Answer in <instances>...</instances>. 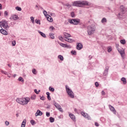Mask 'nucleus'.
I'll list each match as a JSON object with an SVG mask.
<instances>
[{
	"instance_id": "a18cd8bd",
	"label": "nucleus",
	"mask_w": 127,
	"mask_h": 127,
	"mask_svg": "<svg viewBox=\"0 0 127 127\" xmlns=\"http://www.w3.org/2000/svg\"><path fill=\"white\" fill-rule=\"evenodd\" d=\"M34 92H35V93H36V94H39V92H40V90H39V91H37V89H35Z\"/></svg>"
},
{
	"instance_id": "4468645a",
	"label": "nucleus",
	"mask_w": 127,
	"mask_h": 127,
	"mask_svg": "<svg viewBox=\"0 0 127 127\" xmlns=\"http://www.w3.org/2000/svg\"><path fill=\"white\" fill-rule=\"evenodd\" d=\"M43 115V113L42 112H41L40 110H38L37 111V112L35 113V117H38V116H42Z\"/></svg>"
},
{
	"instance_id": "6e6d98bb",
	"label": "nucleus",
	"mask_w": 127,
	"mask_h": 127,
	"mask_svg": "<svg viewBox=\"0 0 127 127\" xmlns=\"http://www.w3.org/2000/svg\"><path fill=\"white\" fill-rule=\"evenodd\" d=\"M47 98L49 101H51V97H50V96H47Z\"/></svg>"
},
{
	"instance_id": "e2e57ef3",
	"label": "nucleus",
	"mask_w": 127,
	"mask_h": 127,
	"mask_svg": "<svg viewBox=\"0 0 127 127\" xmlns=\"http://www.w3.org/2000/svg\"><path fill=\"white\" fill-rule=\"evenodd\" d=\"M89 58L90 60L92 59V56H89Z\"/></svg>"
},
{
	"instance_id": "ddd939ff",
	"label": "nucleus",
	"mask_w": 127,
	"mask_h": 127,
	"mask_svg": "<svg viewBox=\"0 0 127 127\" xmlns=\"http://www.w3.org/2000/svg\"><path fill=\"white\" fill-rule=\"evenodd\" d=\"M109 108L110 111H111V112L114 113V114H116L117 111H116V109H115V108L114 107H113L111 105H109Z\"/></svg>"
},
{
	"instance_id": "338daca9",
	"label": "nucleus",
	"mask_w": 127,
	"mask_h": 127,
	"mask_svg": "<svg viewBox=\"0 0 127 127\" xmlns=\"http://www.w3.org/2000/svg\"><path fill=\"white\" fill-rule=\"evenodd\" d=\"M7 65H8V67H11V65L10 64H8Z\"/></svg>"
},
{
	"instance_id": "e433bc0d",
	"label": "nucleus",
	"mask_w": 127,
	"mask_h": 127,
	"mask_svg": "<svg viewBox=\"0 0 127 127\" xmlns=\"http://www.w3.org/2000/svg\"><path fill=\"white\" fill-rule=\"evenodd\" d=\"M70 53H71V54H72L73 55H76V54H77V52H76V51H71Z\"/></svg>"
},
{
	"instance_id": "49530a36",
	"label": "nucleus",
	"mask_w": 127,
	"mask_h": 127,
	"mask_svg": "<svg viewBox=\"0 0 127 127\" xmlns=\"http://www.w3.org/2000/svg\"><path fill=\"white\" fill-rule=\"evenodd\" d=\"M58 110H59L60 112H62V113H63V109H62L61 106Z\"/></svg>"
},
{
	"instance_id": "c03bdc74",
	"label": "nucleus",
	"mask_w": 127,
	"mask_h": 127,
	"mask_svg": "<svg viewBox=\"0 0 127 127\" xmlns=\"http://www.w3.org/2000/svg\"><path fill=\"white\" fill-rule=\"evenodd\" d=\"M40 100H42V101H44L45 97H44V96H42L41 97V96H40Z\"/></svg>"
},
{
	"instance_id": "f3484780",
	"label": "nucleus",
	"mask_w": 127,
	"mask_h": 127,
	"mask_svg": "<svg viewBox=\"0 0 127 127\" xmlns=\"http://www.w3.org/2000/svg\"><path fill=\"white\" fill-rule=\"evenodd\" d=\"M46 18L48 21H50V22H52L53 21V18L50 15H47Z\"/></svg>"
},
{
	"instance_id": "c756f323",
	"label": "nucleus",
	"mask_w": 127,
	"mask_h": 127,
	"mask_svg": "<svg viewBox=\"0 0 127 127\" xmlns=\"http://www.w3.org/2000/svg\"><path fill=\"white\" fill-rule=\"evenodd\" d=\"M120 43H121V44H123V45H125V44L126 43V40H125V39L121 40Z\"/></svg>"
},
{
	"instance_id": "ea45409f",
	"label": "nucleus",
	"mask_w": 127,
	"mask_h": 127,
	"mask_svg": "<svg viewBox=\"0 0 127 127\" xmlns=\"http://www.w3.org/2000/svg\"><path fill=\"white\" fill-rule=\"evenodd\" d=\"M70 15H71V17H75V13H74V12H71L70 13Z\"/></svg>"
},
{
	"instance_id": "5fc2aeb1",
	"label": "nucleus",
	"mask_w": 127,
	"mask_h": 127,
	"mask_svg": "<svg viewBox=\"0 0 127 127\" xmlns=\"http://www.w3.org/2000/svg\"><path fill=\"white\" fill-rule=\"evenodd\" d=\"M50 15H51L52 16H55V13H50Z\"/></svg>"
},
{
	"instance_id": "1a4fd4ad",
	"label": "nucleus",
	"mask_w": 127,
	"mask_h": 127,
	"mask_svg": "<svg viewBox=\"0 0 127 127\" xmlns=\"http://www.w3.org/2000/svg\"><path fill=\"white\" fill-rule=\"evenodd\" d=\"M19 17H18V16H17L16 14H12L11 16L10 17L9 19L11 20H17V19H19Z\"/></svg>"
},
{
	"instance_id": "864d4df0",
	"label": "nucleus",
	"mask_w": 127,
	"mask_h": 127,
	"mask_svg": "<svg viewBox=\"0 0 127 127\" xmlns=\"http://www.w3.org/2000/svg\"><path fill=\"white\" fill-rule=\"evenodd\" d=\"M46 116L47 117H50V113L49 112H46Z\"/></svg>"
},
{
	"instance_id": "b1692460",
	"label": "nucleus",
	"mask_w": 127,
	"mask_h": 127,
	"mask_svg": "<svg viewBox=\"0 0 127 127\" xmlns=\"http://www.w3.org/2000/svg\"><path fill=\"white\" fill-rule=\"evenodd\" d=\"M49 36L52 39H54L55 38V36H54V33H50Z\"/></svg>"
},
{
	"instance_id": "bf43d9fd",
	"label": "nucleus",
	"mask_w": 127,
	"mask_h": 127,
	"mask_svg": "<svg viewBox=\"0 0 127 127\" xmlns=\"http://www.w3.org/2000/svg\"><path fill=\"white\" fill-rule=\"evenodd\" d=\"M102 94L103 95V96L105 95V91H102Z\"/></svg>"
},
{
	"instance_id": "79ce46f5",
	"label": "nucleus",
	"mask_w": 127,
	"mask_h": 127,
	"mask_svg": "<svg viewBox=\"0 0 127 127\" xmlns=\"http://www.w3.org/2000/svg\"><path fill=\"white\" fill-rule=\"evenodd\" d=\"M11 44H12V46H15V44H16L15 41H12L11 43Z\"/></svg>"
},
{
	"instance_id": "2f4dec72",
	"label": "nucleus",
	"mask_w": 127,
	"mask_h": 127,
	"mask_svg": "<svg viewBox=\"0 0 127 127\" xmlns=\"http://www.w3.org/2000/svg\"><path fill=\"white\" fill-rule=\"evenodd\" d=\"M30 123L32 126H34V125H35V121L33 120H31Z\"/></svg>"
},
{
	"instance_id": "dca6fc26",
	"label": "nucleus",
	"mask_w": 127,
	"mask_h": 127,
	"mask_svg": "<svg viewBox=\"0 0 127 127\" xmlns=\"http://www.w3.org/2000/svg\"><path fill=\"white\" fill-rule=\"evenodd\" d=\"M118 52H119V53L121 54L122 57L123 58H124V56H125V51L123 50H120L118 49Z\"/></svg>"
},
{
	"instance_id": "4be33fe9",
	"label": "nucleus",
	"mask_w": 127,
	"mask_h": 127,
	"mask_svg": "<svg viewBox=\"0 0 127 127\" xmlns=\"http://www.w3.org/2000/svg\"><path fill=\"white\" fill-rule=\"evenodd\" d=\"M65 41H67V42H70V43H72V42H74V40L71 39V38H67L66 39H64Z\"/></svg>"
},
{
	"instance_id": "37998d69",
	"label": "nucleus",
	"mask_w": 127,
	"mask_h": 127,
	"mask_svg": "<svg viewBox=\"0 0 127 127\" xmlns=\"http://www.w3.org/2000/svg\"><path fill=\"white\" fill-rule=\"evenodd\" d=\"M107 51L109 53L111 52L112 51V47H108Z\"/></svg>"
},
{
	"instance_id": "052dcab7",
	"label": "nucleus",
	"mask_w": 127,
	"mask_h": 127,
	"mask_svg": "<svg viewBox=\"0 0 127 127\" xmlns=\"http://www.w3.org/2000/svg\"><path fill=\"white\" fill-rule=\"evenodd\" d=\"M116 48H117V49L118 50V49H119V44L116 45Z\"/></svg>"
},
{
	"instance_id": "f03ea898",
	"label": "nucleus",
	"mask_w": 127,
	"mask_h": 127,
	"mask_svg": "<svg viewBox=\"0 0 127 127\" xmlns=\"http://www.w3.org/2000/svg\"><path fill=\"white\" fill-rule=\"evenodd\" d=\"M16 101L17 103H18V104H19L20 105H22V106H24L28 104V102H29V98H17Z\"/></svg>"
},
{
	"instance_id": "423d86ee",
	"label": "nucleus",
	"mask_w": 127,
	"mask_h": 127,
	"mask_svg": "<svg viewBox=\"0 0 127 127\" xmlns=\"http://www.w3.org/2000/svg\"><path fill=\"white\" fill-rule=\"evenodd\" d=\"M95 31L96 30L95 29V28L92 27V26H88L87 27V32L88 35H92V34H94Z\"/></svg>"
},
{
	"instance_id": "de8ad7c7",
	"label": "nucleus",
	"mask_w": 127,
	"mask_h": 127,
	"mask_svg": "<svg viewBox=\"0 0 127 127\" xmlns=\"http://www.w3.org/2000/svg\"><path fill=\"white\" fill-rule=\"evenodd\" d=\"M4 16H5V15L6 16H7V15H8V12H7V11H5L4 13Z\"/></svg>"
},
{
	"instance_id": "412c9836",
	"label": "nucleus",
	"mask_w": 127,
	"mask_h": 127,
	"mask_svg": "<svg viewBox=\"0 0 127 127\" xmlns=\"http://www.w3.org/2000/svg\"><path fill=\"white\" fill-rule=\"evenodd\" d=\"M26 124V119H24L22 123L21 127H25Z\"/></svg>"
},
{
	"instance_id": "f704fd0d",
	"label": "nucleus",
	"mask_w": 127,
	"mask_h": 127,
	"mask_svg": "<svg viewBox=\"0 0 127 127\" xmlns=\"http://www.w3.org/2000/svg\"><path fill=\"white\" fill-rule=\"evenodd\" d=\"M35 22H36V23H37V24H39V25H40V24H41L40 20L36 19Z\"/></svg>"
},
{
	"instance_id": "603ef678",
	"label": "nucleus",
	"mask_w": 127,
	"mask_h": 127,
	"mask_svg": "<svg viewBox=\"0 0 127 127\" xmlns=\"http://www.w3.org/2000/svg\"><path fill=\"white\" fill-rule=\"evenodd\" d=\"M5 125L7 126H8V125H9V122H8V121H5Z\"/></svg>"
},
{
	"instance_id": "473e14b6",
	"label": "nucleus",
	"mask_w": 127,
	"mask_h": 127,
	"mask_svg": "<svg viewBox=\"0 0 127 127\" xmlns=\"http://www.w3.org/2000/svg\"><path fill=\"white\" fill-rule=\"evenodd\" d=\"M31 99L32 100H35V99H36V95H32L31 97Z\"/></svg>"
},
{
	"instance_id": "c85d7f7f",
	"label": "nucleus",
	"mask_w": 127,
	"mask_h": 127,
	"mask_svg": "<svg viewBox=\"0 0 127 127\" xmlns=\"http://www.w3.org/2000/svg\"><path fill=\"white\" fill-rule=\"evenodd\" d=\"M15 9H16V10H18V11H21V10H22L21 7H20L19 6H16L15 7Z\"/></svg>"
},
{
	"instance_id": "a19ab883",
	"label": "nucleus",
	"mask_w": 127,
	"mask_h": 127,
	"mask_svg": "<svg viewBox=\"0 0 127 127\" xmlns=\"http://www.w3.org/2000/svg\"><path fill=\"white\" fill-rule=\"evenodd\" d=\"M31 21H32V23H34V18L32 16L30 17Z\"/></svg>"
},
{
	"instance_id": "69168bd1",
	"label": "nucleus",
	"mask_w": 127,
	"mask_h": 127,
	"mask_svg": "<svg viewBox=\"0 0 127 127\" xmlns=\"http://www.w3.org/2000/svg\"><path fill=\"white\" fill-rule=\"evenodd\" d=\"M66 6H68V7H71V5H70V4H67V5H66Z\"/></svg>"
},
{
	"instance_id": "c9c22d12",
	"label": "nucleus",
	"mask_w": 127,
	"mask_h": 127,
	"mask_svg": "<svg viewBox=\"0 0 127 127\" xmlns=\"http://www.w3.org/2000/svg\"><path fill=\"white\" fill-rule=\"evenodd\" d=\"M1 73L4 74V75H7V72L4 70H1Z\"/></svg>"
},
{
	"instance_id": "39448f33",
	"label": "nucleus",
	"mask_w": 127,
	"mask_h": 127,
	"mask_svg": "<svg viewBox=\"0 0 127 127\" xmlns=\"http://www.w3.org/2000/svg\"><path fill=\"white\" fill-rule=\"evenodd\" d=\"M121 12L119 13L118 17L122 19L124 17V14H125V6L124 5H121L120 6Z\"/></svg>"
},
{
	"instance_id": "a878e982",
	"label": "nucleus",
	"mask_w": 127,
	"mask_h": 127,
	"mask_svg": "<svg viewBox=\"0 0 127 127\" xmlns=\"http://www.w3.org/2000/svg\"><path fill=\"white\" fill-rule=\"evenodd\" d=\"M102 23H107V18H103L101 20Z\"/></svg>"
},
{
	"instance_id": "774afa93",
	"label": "nucleus",
	"mask_w": 127,
	"mask_h": 127,
	"mask_svg": "<svg viewBox=\"0 0 127 127\" xmlns=\"http://www.w3.org/2000/svg\"><path fill=\"white\" fill-rule=\"evenodd\" d=\"M17 118L18 117V114H16Z\"/></svg>"
},
{
	"instance_id": "9b49d317",
	"label": "nucleus",
	"mask_w": 127,
	"mask_h": 127,
	"mask_svg": "<svg viewBox=\"0 0 127 127\" xmlns=\"http://www.w3.org/2000/svg\"><path fill=\"white\" fill-rule=\"evenodd\" d=\"M0 32L3 35H7L8 34V32L5 29L2 28H0Z\"/></svg>"
},
{
	"instance_id": "9d476101",
	"label": "nucleus",
	"mask_w": 127,
	"mask_h": 127,
	"mask_svg": "<svg viewBox=\"0 0 127 127\" xmlns=\"http://www.w3.org/2000/svg\"><path fill=\"white\" fill-rule=\"evenodd\" d=\"M109 69H110V67L109 66H106L105 67V69L103 72V76H108L109 74Z\"/></svg>"
},
{
	"instance_id": "58836bf2",
	"label": "nucleus",
	"mask_w": 127,
	"mask_h": 127,
	"mask_svg": "<svg viewBox=\"0 0 127 127\" xmlns=\"http://www.w3.org/2000/svg\"><path fill=\"white\" fill-rule=\"evenodd\" d=\"M49 90H50V91H51V92H54V91H55L54 88H52L51 87H50L49 88Z\"/></svg>"
},
{
	"instance_id": "f8f14e48",
	"label": "nucleus",
	"mask_w": 127,
	"mask_h": 127,
	"mask_svg": "<svg viewBox=\"0 0 127 127\" xmlns=\"http://www.w3.org/2000/svg\"><path fill=\"white\" fill-rule=\"evenodd\" d=\"M83 48V45L81 43H78L76 44V49L77 50H81Z\"/></svg>"
},
{
	"instance_id": "6e6552de",
	"label": "nucleus",
	"mask_w": 127,
	"mask_h": 127,
	"mask_svg": "<svg viewBox=\"0 0 127 127\" xmlns=\"http://www.w3.org/2000/svg\"><path fill=\"white\" fill-rule=\"evenodd\" d=\"M81 115H82V116L83 117H84V118L85 119H87L88 120H91V117H90V116H89L88 114H87V113H85L84 112H81Z\"/></svg>"
},
{
	"instance_id": "2eb2a0df",
	"label": "nucleus",
	"mask_w": 127,
	"mask_h": 127,
	"mask_svg": "<svg viewBox=\"0 0 127 127\" xmlns=\"http://www.w3.org/2000/svg\"><path fill=\"white\" fill-rule=\"evenodd\" d=\"M69 117L70 118V119L74 121V122H76V118L75 117V115L73 114H72L71 113L69 114Z\"/></svg>"
},
{
	"instance_id": "4c0bfd02",
	"label": "nucleus",
	"mask_w": 127,
	"mask_h": 127,
	"mask_svg": "<svg viewBox=\"0 0 127 127\" xmlns=\"http://www.w3.org/2000/svg\"><path fill=\"white\" fill-rule=\"evenodd\" d=\"M50 123H54V119L53 117H50Z\"/></svg>"
},
{
	"instance_id": "a211bd4d",
	"label": "nucleus",
	"mask_w": 127,
	"mask_h": 127,
	"mask_svg": "<svg viewBox=\"0 0 127 127\" xmlns=\"http://www.w3.org/2000/svg\"><path fill=\"white\" fill-rule=\"evenodd\" d=\"M64 38H65V39H67V38H69V37H71V35L66 32H64Z\"/></svg>"
},
{
	"instance_id": "3c124183",
	"label": "nucleus",
	"mask_w": 127,
	"mask_h": 127,
	"mask_svg": "<svg viewBox=\"0 0 127 127\" xmlns=\"http://www.w3.org/2000/svg\"><path fill=\"white\" fill-rule=\"evenodd\" d=\"M50 29H51V30H54V29H55V28L53 26H51L50 27Z\"/></svg>"
},
{
	"instance_id": "aec40b11",
	"label": "nucleus",
	"mask_w": 127,
	"mask_h": 127,
	"mask_svg": "<svg viewBox=\"0 0 127 127\" xmlns=\"http://www.w3.org/2000/svg\"><path fill=\"white\" fill-rule=\"evenodd\" d=\"M38 33L39 34H40V35H41V36H42V37H44V38H46V35H45V34H44L43 32L38 31Z\"/></svg>"
},
{
	"instance_id": "09e8293b",
	"label": "nucleus",
	"mask_w": 127,
	"mask_h": 127,
	"mask_svg": "<svg viewBox=\"0 0 127 127\" xmlns=\"http://www.w3.org/2000/svg\"><path fill=\"white\" fill-rule=\"evenodd\" d=\"M59 38L61 41H63V37L62 36H59Z\"/></svg>"
},
{
	"instance_id": "20e7f679",
	"label": "nucleus",
	"mask_w": 127,
	"mask_h": 127,
	"mask_svg": "<svg viewBox=\"0 0 127 127\" xmlns=\"http://www.w3.org/2000/svg\"><path fill=\"white\" fill-rule=\"evenodd\" d=\"M65 90L68 97H69V98H71V99H74V98L75 97V96L74 95V93L73 92L72 90L69 88V86H68V85H65Z\"/></svg>"
},
{
	"instance_id": "393cba45",
	"label": "nucleus",
	"mask_w": 127,
	"mask_h": 127,
	"mask_svg": "<svg viewBox=\"0 0 127 127\" xmlns=\"http://www.w3.org/2000/svg\"><path fill=\"white\" fill-rule=\"evenodd\" d=\"M121 81H122L123 82V84H124L125 85H126V84H127V79H126V78L122 77L121 78Z\"/></svg>"
},
{
	"instance_id": "7c9ffc66",
	"label": "nucleus",
	"mask_w": 127,
	"mask_h": 127,
	"mask_svg": "<svg viewBox=\"0 0 127 127\" xmlns=\"http://www.w3.org/2000/svg\"><path fill=\"white\" fill-rule=\"evenodd\" d=\"M32 73L33 74H34V75H36V74H37V72H36V69H32Z\"/></svg>"
},
{
	"instance_id": "4d7b16f0",
	"label": "nucleus",
	"mask_w": 127,
	"mask_h": 127,
	"mask_svg": "<svg viewBox=\"0 0 127 127\" xmlns=\"http://www.w3.org/2000/svg\"><path fill=\"white\" fill-rule=\"evenodd\" d=\"M46 95H47V97H48L50 96V93H49V92H47Z\"/></svg>"
},
{
	"instance_id": "7ed1b4c3",
	"label": "nucleus",
	"mask_w": 127,
	"mask_h": 127,
	"mask_svg": "<svg viewBox=\"0 0 127 127\" xmlns=\"http://www.w3.org/2000/svg\"><path fill=\"white\" fill-rule=\"evenodd\" d=\"M0 28L5 29V30H8L9 26H8V23L5 20H2L0 22Z\"/></svg>"
},
{
	"instance_id": "6ab92c4d",
	"label": "nucleus",
	"mask_w": 127,
	"mask_h": 127,
	"mask_svg": "<svg viewBox=\"0 0 127 127\" xmlns=\"http://www.w3.org/2000/svg\"><path fill=\"white\" fill-rule=\"evenodd\" d=\"M59 44L62 47H64V48H68L69 47V46L66 44H63L62 43H59Z\"/></svg>"
},
{
	"instance_id": "f257e3e1",
	"label": "nucleus",
	"mask_w": 127,
	"mask_h": 127,
	"mask_svg": "<svg viewBox=\"0 0 127 127\" xmlns=\"http://www.w3.org/2000/svg\"><path fill=\"white\" fill-rule=\"evenodd\" d=\"M91 3L87 1H74L73 3V6H77V7H83V5H90Z\"/></svg>"
},
{
	"instance_id": "0eeeda50",
	"label": "nucleus",
	"mask_w": 127,
	"mask_h": 127,
	"mask_svg": "<svg viewBox=\"0 0 127 127\" xmlns=\"http://www.w3.org/2000/svg\"><path fill=\"white\" fill-rule=\"evenodd\" d=\"M80 21H81V20L78 18L72 19L69 20V22H70L71 24H74V25H77V24L80 23Z\"/></svg>"
},
{
	"instance_id": "680f3d73",
	"label": "nucleus",
	"mask_w": 127,
	"mask_h": 127,
	"mask_svg": "<svg viewBox=\"0 0 127 127\" xmlns=\"http://www.w3.org/2000/svg\"><path fill=\"white\" fill-rule=\"evenodd\" d=\"M2 8V5L1 4H0V9H1Z\"/></svg>"
},
{
	"instance_id": "8fccbe9b",
	"label": "nucleus",
	"mask_w": 127,
	"mask_h": 127,
	"mask_svg": "<svg viewBox=\"0 0 127 127\" xmlns=\"http://www.w3.org/2000/svg\"><path fill=\"white\" fill-rule=\"evenodd\" d=\"M95 85L96 87H99V82H96L95 83Z\"/></svg>"
},
{
	"instance_id": "0e129e2a",
	"label": "nucleus",
	"mask_w": 127,
	"mask_h": 127,
	"mask_svg": "<svg viewBox=\"0 0 127 127\" xmlns=\"http://www.w3.org/2000/svg\"><path fill=\"white\" fill-rule=\"evenodd\" d=\"M13 77H14V78H15V77H16V74H14Z\"/></svg>"
},
{
	"instance_id": "cd10ccee",
	"label": "nucleus",
	"mask_w": 127,
	"mask_h": 127,
	"mask_svg": "<svg viewBox=\"0 0 127 127\" xmlns=\"http://www.w3.org/2000/svg\"><path fill=\"white\" fill-rule=\"evenodd\" d=\"M58 58L61 60V61H63V60H64V58H63V56L62 55H59L58 56Z\"/></svg>"
},
{
	"instance_id": "bb28decb",
	"label": "nucleus",
	"mask_w": 127,
	"mask_h": 127,
	"mask_svg": "<svg viewBox=\"0 0 127 127\" xmlns=\"http://www.w3.org/2000/svg\"><path fill=\"white\" fill-rule=\"evenodd\" d=\"M18 81H19V82H22V83H23V82H24V79L23 78L20 77L18 78Z\"/></svg>"
},
{
	"instance_id": "13d9d810",
	"label": "nucleus",
	"mask_w": 127,
	"mask_h": 127,
	"mask_svg": "<svg viewBox=\"0 0 127 127\" xmlns=\"http://www.w3.org/2000/svg\"><path fill=\"white\" fill-rule=\"evenodd\" d=\"M95 126L96 127H99V124L98 123H95Z\"/></svg>"
},
{
	"instance_id": "72a5a7b5",
	"label": "nucleus",
	"mask_w": 127,
	"mask_h": 127,
	"mask_svg": "<svg viewBox=\"0 0 127 127\" xmlns=\"http://www.w3.org/2000/svg\"><path fill=\"white\" fill-rule=\"evenodd\" d=\"M43 13L46 17H47V15H49L48 14H47V11H46V10H44Z\"/></svg>"
},
{
	"instance_id": "5701e85b",
	"label": "nucleus",
	"mask_w": 127,
	"mask_h": 127,
	"mask_svg": "<svg viewBox=\"0 0 127 127\" xmlns=\"http://www.w3.org/2000/svg\"><path fill=\"white\" fill-rule=\"evenodd\" d=\"M54 106L56 107V108H57V109H58V110L61 107L60 105L56 102L54 103Z\"/></svg>"
}]
</instances>
